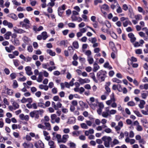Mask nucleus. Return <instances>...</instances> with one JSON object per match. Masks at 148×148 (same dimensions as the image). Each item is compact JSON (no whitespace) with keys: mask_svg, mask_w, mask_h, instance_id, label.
Segmentation results:
<instances>
[{"mask_svg":"<svg viewBox=\"0 0 148 148\" xmlns=\"http://www.w3.org/2000/svg\"><path fill=\"white\" fill-rule=\"evenodd\" d=\"M98 103V100L92 97L90 98L89 101L88 102L89 106L93 109H94L97 106Z\"/></svg>","mask_w":148,"mask_h":148,"instance_id":"f257e3e1","label":"nucleus"},{"mask_svg":"<svg viewBox=\"0 0 148 148\" xmlns=\"http://www.w3.org/2000/svg\"><path fill=\"white\" fill-rule=\"evenodd\" d=\"M106 74L105 71L102 70L100 71L97 73V78L98 80L101 82L103 81L104 80Z\"/></svg>","mask_w":148,"mask_h":148,"instance_id":"f03ea898","label":"nucleus"},{"mask_svg":"<svg viewBox=\"0 0 148 148\" xmlns=\"http://www.w3.org/2000/svg\"><path fill=\"white\" fill-rule=\"evenodd\" d=\"M102 139L104 141V145L105 147L108 148L110 147V143L112 140L110 136H104Z\"/></svg>","mask_w":148,"mask_h":148,"instance_id":"7ed1b4c3","label":"nucleus"},{"mask_svg":"<svg viewBox=\"0 0 148 148\" xmlns=\"http://www.w3.org/2000/svg\"><path fill=\"white\" fill-rule=\"evenodd\" d=\"M55 114H51V122L52 123L54 124L55 123H59L60 122V119L59 117H57Z\"/></svg>","mask_w":148,"mask_h":148,"instance_id":"20e7f679","label":"nucleus"},{"mask_svg":"<svg viewBox=\"0 0 148 148\" xmlns=\"http://www.w3.org/2000/svg\"><path fill=\"white\" fill-rule=\"evenodd\" d=\"M29 24L30 21L27 18L24 19L23 21H21L19 23V24L22 26V27H25L26 29L29 27L28 25Z\"/></svg>","mask_w":148,"mask_h":148,"instance_id":"39448f33","label":"nucleus"},{"mask_svg":"<svg viewBox=\"0 0 148 148\" xmlns=\"http://www.w3.org/2000/svg\"><path fill=\"white\" fill-rule=\"evenodd\" d=\"M34 146L36 148H44V143L41 140L36 142L34 143Z\"/></svg>","mask_w":148,"mask_h":148,"instance_id":"423d86ee","label":"nucleus"},{"mask_svg":"<svg viewBox=\"0 0 148 148\" xmlns=\"http://www.w3.org/2000/svg\"><path fill=\"white\" fill-rule=\"evenodd\" d=\"M22 146L24 148H33L34 147L33 144L30 142H25L22 144Z\"/></svg>","mask_w":148,"mask_h":148,"instance_id":"0eeeda50","label":"nucleus"},{"mask_svg":"<svg viewBox=\"0 0 148 148\" xmlns=\"http://www.w3.org/2000/svg\"><path fill=\"white\" fill-rule=\"evenodd\" d=\"M25 70L26 74L30 76L33 74L32 71V68L30 66H27L25 68Z\"/></svg>","mask_w":148,"mask_h":148,"instance_id":"6e6552de","label":"nucleus"},{"mask_svg":"<svg viewBox=\"0 0 148 148\" xmlns=\"http://www.w3.org/2000/svg\"><path fill=\"white\" fill-rule=\"evenodd\" d=\"M78 81L81 84H83L85 83H88L90 82V79L87 78L84 79L79 78Z\"/></svg>","mask_w":148,"mask_h":148,"instance_id":"1a4fd4ad","label":"nucleus"},{"mask_svg":"<svg viewBox=\"0 0 148 148\" xmlns=\"http://www.w3.org/2000/svg\"><path fill=\"white\" fill-rule=\"evenodd\" d=\"M13 30L14 32L18 34H21L26 32L24 30L18 28L16 27L13 28Z\"/></svg>","mask_w":148,"mask_h":148,"instance_id":"9d476101","label":"nucleus"},{"mask_svg":"<svg viewBox=\"0 0 148 148\" xmlns=\"http://www.w3.org/2000/svg\"><path fill=\"white\" fill-rule=\"evenodd\" d=\"M115 101V99L114 97V95L113 93L112 95V97H111L110 99L107 101L106 102V104L108 105H109L111 104L113 102Z\"/></svg>","mask_w":148,"mask_h":148,"instance_id":"9b49d317","label":"nucleus"},{"mask_svg":"<svg viewBox=\"0 0 148 148\" xmlns=\"http://www.w3.org/2000/svg\"><path fill=\"white\" fill-rule=\"evenodd\" d=\"M20 119L22 120H25L26 121H28L29 119V116L28 115H24L23 114H20L19 116Z\"/></svg>","mask_w":148,"mask_h":148,"instance_id":"f8f14e48","label":"nucleus"},{"mask_svg":"<svg viewBox=\"0 0 148 148\" xmlns=\"http://www.w3.org/2000/svg\"><path fill=\"white\" fill-rule=\"evenodd\" d=\"M5 49L6 51L8 53H10L11 51L14 50L15 47L11 45H10L9 47H6Z\"/></svg>","mask_w":148,"mask_h":148,"instance_id":"ddd939ff","label":"nucleus"},{"mask_svg":"<svg viewBox=\"0 0 148 148\" xmlns=\"http://www.w3.org/2000/svg\"><path fill=\"white\" fill-rule=\"evenodd\" d=\"M128 37L130 38V40L132 42H134L136 40V38L134 34L132 33H130L128 34Z\"/></svg>","mask_w":148,"mask_h":148,"instance_id":"4468645a","label":"nucleus"},{"mask_svg":"<svg viewBox=\"0 0 148 148\" xmlns=\"http://www.w3.org/2000/svg\"><path fill=\"white\" fill-rule=\"evenodd\" d=\"M45 130H46L48 131H50L51 129V125L49 122H45L44 123Z\"/></svg>","mask_w":148,"mask_h":148,"instance_id":"2eb2a0df","label":"nucleus"},{"mask_svg":"<svg viewBox=\"0 0 148 148\" xmlns=\"http://www.w3.org/2000/svg\"><path fill=\"white\" fill-rule=\"evenodd\" d=\"M141 121L143 126L145 128H148V122L145 119H141Z\"/></svg>","mask_w":148,"mask_h":148,"instance_id":"dca6fc26","label":"nucleus"},{"mask_svg":"<svg viewBox=\"0 0 148 148\" xmlns=\"http://www.w3.org/2000/svg\"><path fill=\"white\" fill-rule=\"evenodd\" d=\"M8 16L14 20H17L18 19V17L15 14L11 13L9 14Z\"/></svg>","mask_w":148,"mask_h":148,"instance_id":"f3484780","label":"nucleus"},{"mask_svg":"<svg viewBox=\"0 0 148 148\" xmlns=\"http://www.w3.org/2000/svg\"><path fill=\"white\" fill-rule=\"evenodd\" d=\"M69 138V136L68 134H64L63 135L62 139L61 142L64 143H65Z\"/></svg>","mask_w":148,"mask_h":148,"instance_id":"a211bd4d","label":"nucleus"},{"mask_svg":"<svg viewBox=\"0 0 148 148\" xmlns=\"http://www.w3.org/2000/svg\"><path fill=\"white\" fill-rule=\"evenodd\" d=\"M142 113L145 115H148V105H146L145 107V110L141 111Z\"/></svg>","mask_w":148,"mask_h":148,"instance_id":"6ab92c4d","label":"nucleus"},{"mask_svg":"<svg viewBox=\"0 0 148 148\" xmlns=\"http://www.w3.org/2000/svg\"><path fill=\"white\" fill-rule=\"evenodd\" d=\"M53 135L55 136V135H56V137L58 139V142L59 143H60L62 141V139L61 138V136L59 134H56V133L55 132H53L52 133Z\"/></svg>","mask_w":148,"mask_h":148,"instance_id":"aec40b11","label":"nucleus"},{"mask_svg":"<svg viewBox=\"0 0 148 148\" xmlns=\"http://www.w3.org/2000/svg\"><path fill=\"white\" fill-rule=\"evenodd\" d=\"M120 88H121V86L120 85H113L112 87V89L114 90H116L117 89L118 91L119 92H121V90Z\"/></svg>","mask_w":148,"mask_h":148,"instance_id":"412c9836","label":"nucleus"},{"mask_svg":"<svg viewBox=\"0 0 148 148\" xmlns=\"http://www.w3.org/2000/svg\"><path fill=\"white\" fill-rule=\"evenodd\" d=\"M43 79V77L42 75V73L40 72L38 74V76L37 79V81L38 82H42Z\"/></svg>","mask_w":148,"mask_h":148,"instance_id":"4be33fe9","label":"nucleus"},{"mask_svg":"<svg viewBox=\"0 0 148 148\" xmlns=\"http://www.w3.org/2000/svg\"><path fill=\"white\" fill-rule=\"evenodd\" d=\"M101 10H104L106 11H108L109 9V6L106 4H104L102 5L101 8Z\"/></svg>","mask_w":148,"mask_h":148,"instance_id":"5701e85b","label":"nucleus"},{"mask_svg":"<svg viewBox=\"0 0 148 148\" xmlns=\"http://www.w3.org/2000/svg\"><path fill=\"white\" fill-rule=\"evenodd\" d=\"M23 40L24 42L26 44H28L30 42V39L25 36H24L23 37Z\"/></svg>","mask_w":148,"mask_h":148,"instance_id":"b1692460","label":"nucleus"},{"mask_svg":"<svg viewBox=\"0 0 148 148\" xmlns=\"http://www.w3.org/2000/svg\"><path fill=\"white\" fill-rule=\"evenodd\" d=\"M145 101L143 100L140 101V104L138 105L139 107L141 109H143L144 107V105L145 104Z\"/></svg>","mask_w":148,"mask_h":148,"instance_id":"393cba45","label":"nucleus"},{"mask_svg":"<svg viewBox=\"0 0 148 148\" xmlns=\"http://www.w3.org/2000/svg\"><path fill=\"white\" fill-rule=\"evenodd\" d=\"M99 66L96 63H95L93 64V71L94 72H96L99 69Z\"/></svg>","mask_w":148,"mask_h":148,"instance_id":"a878e982","label":"nucleus"},{"mask_svg":"<svg viewBox=\"0 0 148 148\" xmlns=\"http://www.w3.org/2000/svg\"><path fill=\"white\" fill-rule=\"evenodd\" d=\"M12 33L10 32H7L4 35V37L5 39L8 40L10 39V36L11 35Z\"/></svg>","mask_w":148,"mask_h":148,"instance_id":"bb28decb","label":"nucleus"},{"mask_svg":"<svg viewBox=\"0 0 148 148\" xmlns=\"http://www.w3.org/2000/svg\"><path fill=\"white\" fill-rule=\"evenodd\" d=\"M39 88L41 89H44L47 91L48 89V86L47 85H44L42 84H40L39 86Z\"/></svg>","mask_w":148,"mask_h":148,"instance_id":"cd10ccee","label":"nucleus"},{"mask_svg":"<svg viewBox=\"0 0 148 148\" xmlns=\"http://www.w3.org/2000/svg\"><path fill=\"white\" fill-rule=\"evenodd\" d=\"M116 4V7L117 8V9H116L117 12L118 13H121L122 12V10L121 9V8L120 6L118 3H117Z\"/></svg>","mask_w":148,"mask_h":148,"instance_id":"c85d7f7f","label":"nucleus"},{"mask_svg":"<svg viewBox=\"0 0 148 148\" xmlns=\"http://www.w3.org/2000/svg\"><path fill=\"white\" fill-rule=\"evenodd\" d=\"M105 88L106 92H105V94L106 95L108 96L111 91L110 88L108 86H106Z\"/></svg>","mask_w":148,"mask_h":148,"instance_id":"c756f323","label":"nucleus"},{"mask_svg":"<svg viewBox=\"0 0 148 148\" xmlns=\"http://www.w3.org/2000/svg\"><path fill=\"white\" fill-rule=\"evenodd\" d=\"M49 145L50 146V148H55L56 147L54 142L52 140H50L49 142Z\"/></svg>","mask_w":148,"mask_h":148,"instance_id":"7c9ffc66","label":"nucleus"},{"mask_svg":"<svg viewBox=\"0 0 148 148\" xmlns=\"http://www.w3.org/2000/svg\"><path fill=\"white\" fill-rule=\"evenodd\" d=\"M47 52L49 54L50 56H54L56 55V53L55 52L53 51L51 49H47Z\"/></svg>","mask_w":148,"mask_h":148,"instance_id":"2f4dec72","label":"nucleus"},{"mask_svg":"<svg viewBox=\"0 0 148 148\" xmlns=\"http://www.w3.org/2000/svg\"><path fill=\"white\" fill-rule=\"evenodd\" d=\"M12 104L14 110L17 109L19 107V105L17 102L15 101L12 102Z\"/></svg>","mask_w":148,"mask_h":148,"instance_id":"473e14b6","label":"nucleus"},{"mask_svg":"<svg viewBox=\"0 0 148 148\" xmlns=\"http://www.w3.org/2000/svg\"><path fill=\"white\" fill-rule=\"evenodd\" d=\"M81 131H74L72 132L73 136H78L80 134Z\"/></svg>","mask_w":148,"mask_h":148,"instance_id":"72a5a7b5","label":"nucleus"},{"mask_svg":"<svg viewBox=\"0 0 148 148\" xmlns=\"http://www.w3.org/2000/svg\"><path fill=\"white\" fill-rule=\"evenodd\" d=\"M29 134L30 136H31L32 137H35V138L36 139H38L39 138V136L38 134L35 135V133L33 132H30Z\"/></svg>","mask_w":148,"mask_h":148,"instance_id":"f704fd0d","label":"nucleus"},{"mask_svg":"<svg viewBox=\"0 0 148 148\" xmlns=\"http://www.w3.org/2000/svg\"><path fill=\"white\" fill-rule=\"evenodd\" d=\"M14 65L16 66H18L20 64V62L17 59H14L13 60Z\"/></svg>","mask_w":148,"mask_h":148,"instance_id":"c9c22d12","label":"nucleus"},{"mask_svg":"<svg viewBox=\"0 0 148 148\" xmlns=\"http://www.w3.org/2000/svg\"><path fill=\"white\" fill-rule=\"evenodd\" d=\"M90 75H91L90 77L92 78L93 80L96 82H98L97 80L96 79L95 77V75L94 73H90Z\"/></svg>","mask_w":148,"mask_h":148,"instance_id":"e433bc0d","label":"nucleus"},{"mask_svg":"<svg viewBox=\"0 0 148 148\" xmlns=\"http://www.w3.org/2000/svg\"><path fill=\"white\" fill-rule=\"evenodd\" d=\"M42 36L43 40H45L48 37L47 33L46 32H44L42 33Z\"/></svg>","mask_w":148,"mask_h":148,"instance_id":"4c0bfd02","label":"nucleus"},{"mask_svg":"<svg viewBox=\"0 0 148 148\" xmlns=\"http://www.w3.org/2000/svg\"><path fill=\"white\" fill-rule=\"evenodd\" d=\"M80 125L81 128L83 129H87L88 128V127L86 124L84 123H81Z\"/></svg>","mask_w":148,"mask_h":148,"instance_id":"58836bf2","label":"nucleus"},{"mask_svg":"<svg viewBox=\"0 0 148 148\" xmlns=\"http://www.w3.org/2000/svg\"><path fill=\"white\" fill-rule=\"evenodd\" d=\"M64 10L61 9L60 8H58V15L60 16H61L64 12Z\"/></svg>","mask_w":148,"mask_h":148,"instance_id":"ea45409f","label":"nucleus"},{"mask_svg":"<svg viewBox=\"0 0 148 148\" xmlns=\"http://www.w3.org/2000/svg\"><path fill=\"white\" fill-rule=\"evenodd\" d=\"M129 23L131 24V23L127 19L125 21L123 22V25L124 27H126Z\"/></svg>","mask_w":148,"mask_h":148,"instance_id":"a19ab883","label":"nucleus"},{"mask_svg":"<svg viewBox=\"0 0 148 148\" xmlns=\"http://www.w3.org/2000/svg\"><path fill=\"white\" fill-rule=\"evenodd\" d=\"M87 60L90 64H92L94 62V59L92 57L90 56L88 57Z\"/></svg>","mask_w":148,"mask_h":148,"instance_id":"79ce46f5","label":"nucleus"},{"mask_svg":"<svg viewBox=\"0 0 148 148\" xmlns=\"http://www.w3.org/2000/svg\"><path fill=\"white\" fill-rule=\"evenodd\" d=\"M12 86L13 88H16L18 86V83L16 80H14L13 81Z\"/></svg>","mask_w":148,"mask_h":148,"instance_id":"37998d69","label":"nucleus"},{"mask_svg":"<svg viewBox=\"0 0 148 148\" xmlns=\"http://www.w3.org/2000/svg\"><path fill=\"white\" fill-rule=\"evenodd\" d=\"M13 43L14 45L17 46L19 45V42L18 39L14 38L13 41Z\"/></svg>","mask_w":148,"mask_h":148,"instance_id":"c03bdc74","label":"nucleus"},{"mask_svg":"<svg viewBox=\"0 0 148 148\" xmlns=\"http://www.w3.org/2000/svg\"><path fill=\"white\" fill-rule=\"evenodd\" d=\"M7 94L9 95H12L13 93V90L8 88H7Z\"/></svg>","mask_w":148,"mask_h":148,"instance_id":"a18cd8bd","label":"nucleus"},{"mask_svg":"<svg viewBox=\"0 0 148 148\" xmlns=\"http://www.w3.org/2000/svg\"><path fill=\"white\" fill-rule=\"evenodd\" d=\"M110 36L112 37L113 38L116 39L117 38V36L116 34L114 32H112L111 33L110 32H108Z\"/></svg>","mask_w":148,"mask_h":148,"instance_id":"49530a36","label":"nucleus"},{"mask_svg":"<svg viewBox=\"0 0 148 148\" xmlns=\"http://www.w3.org/2000/svg\"><path fill=\"white\" fill-rule=\"evenodd\" d=\"M88 40L89 41L91 42L92 44L95 43L97 41V40L95 37L92 38L91 39H89Z\"/></svg>","mask_w":148,"mask_h":148,"instance_id":"de8ad7c7","label":"nucleus"},{"mask_svg":"<svg viewBox=\"0 0 148 148\" xmlns=\"http://www.w3.org/2000/svg\"><path fill=\"white\" fill-rule=\"evenodd\" d=\"M102 115L104 117L107 118L109 115V113L105 111L103 112L102 113Z\"/></svg>","mask_w":148,"mask_h":148,"instance_id":"09e8293b","label":"nucleus"},{"mask_svg":"<svg viewBox=\"0 0 148 148\" xmlns=\"http://www.w3.org/2000/svg\"><path fill=\"white\" fill-rule=\"evenodd\" d=\"M38 112V111L35 110V111H34L33 112H30L29 113V114H30V116L31 117H32V118H33V117H34V116H35V114H36V112Z\"/></svg>","mask_w":148,"mask_h":148,"instance_id":"8fccbe9b","label":"nucleus"},{"mask_svg":"<svg viewBox=\"0 0 148 148\" xmlns=\"http://www.w3.org/2000/svg\"><path fill=\"white\" fill-rule=\"evenodd\" d=\"M112 81L114 82H116L117 83H119L121 82V81L116 78H114L112 79Z\"/></svg>","mask_w":148,"mask_h":148,"instance_id":"3c124183","label":"nucleus"},{"mask_svg":"<svg viewBox=\"0 0 148 148\" xmlns=\"http://www.w3.org/2000/svg\"><path fill=\"white\" fill-rule=\"evenodd\" d=\"M37 127L39 129H41L42 130H45V126L41 124H39L37 125Z\"/></svg>","mask_w":148,"mask_h":148,"instance_id":"603ef678","label":"nucleus"},{"mask_svg":"<svg viewBox=\"0 0 148 148\" xmlns=\"http://www.w3.org/2000/svg\"><path fill=\"white\" fill-rule=\"evenodd\" d=\"M105 24L106 26L109 28H110L111 27V23L108 21H106L105 22Z\"/></svg>","mask_w":148,"mask_h":148,"instance_id":"864d4df0","label":"nucleus"},{"mask_svg":"<svg viewBox=\"0 0 148 148\" xmlns=\"http://www.w3.org/2000/svg\"><path fill=\"white\" fill-rule=\"evenodd\" d=\"M136 129L138 131H141L143 130V128L142 126L139 124L136 126Z\"/></svg>","mask_w":148,"mask_h":148,"instance_id":"5fc2aeb1","label":"nucleus"},{"mask_svg":"<svg viewBox=\"0 0 148 148\" xmlns=\"http://www.w3.org/2000/svg\"><path fill=\"white\" fill-rule=\"evenodd\" d=\"M102 2V0H95L94 1V4L95 5H97L98 4L101 3Z\"/></svg>","mask_w":148,"mask_h":148,"instance_id":"6e6d98bb","label":"nucleus"},{"mask_svg":"<svg viewBox=\"0 0 148 148\" xmlns=\"http://www.w3.org/2000/svg\"><path fill=\"white\" fill-rule=\"evenodd\" d=\"M68 26L70 27L74 28L75 27V24L73 23H68Z\"/></svg>","mask_w":148,"mask_h":148,"instance_id":"4d7b16f0","label":"nucleus"},{"mask_svg":"<svg viewBox=\"0 0 148 148\" xmlns=\"http://www.w3.org/2000/svg\"><path fill=\"white\" fill-rule=\"evenodd\" d=\"M56 69V67L55 66H52L48 68L47 70L48 71H51L52 70H54Z\"/></svg>","mask_w":148,"mask_h":148,"instance_id":"13d9d810","label":"nucleus"},{"mask_svg":"<svg viewBox=\"0 0 148 148\" xmlns=\"http://www.w3.org/2000/svg\"><path fill=\"white\" fill-rule=\"evenodd\" d=\"M62 104L60 102H58L56 104V110H58V108L62 107Z\"/></svg>","mask_w":148,"mask_h":148,"instance_id":"bf43d9fd","label":"nucleus"},{"mask_svg":"<svg viewBox=\"0 0 148 148\" xmlns=\"http://www.w3.org/2000/svg\"><path fill=\"white\" fill-rule=\"evenodd\" d=\"M127 105L129 106H135V104L134 102L133 101H130L127 103Z\"/></svg>","mask_w":148,"mask_h":148,"instance_id":"052dcab7","label":"nucleus"},{"mask_svg":"<svg viewBox=\"0 0 148 148\" xmlns=\"http://www.w3.org/2000/svg\"><path fill=\"white\" fill-rule=\"evenodd\" d=\"M99 106V109H102L104 108L103 104L102 103H99L98 102L97 103V106Z\"/></svg>","mask_w":148,"mask_h":148,"instance_id":"680f3d73","label":"nucleus"},{"mask_svg":"<svg viewBox=\"0 0 148 148\" xmlns=\"http://www.w3.org/2000/svg\"><path fill=\"white\" fill-rule=\"evenodd\" d=\"M104 131L107 133H110L112 132V130L109 128H107L104 130Z\"/></svg>","mask_w":148,"mask_h":148,"instance_id":"e2e57ef3","label":"nucleus"},{"mask_svg":"<svg viewBox=\"0 0 148 148\" xmlns=\"http://www.w3.org/2000/svg\"><path fill=\"white\" fill-rule=\"evenodd\" d=\"M73 47L76 49H77L79 47V45L77 42H74L73 43Z\"/></svg>","mask_w":148,"mask_h":148,"instance_id":"0e129e2a","label":"nucleus"},{"mask_svg":"<svg viewBox=\"0 0 148 148\" xmlns=\"http://www.w3.org/2000/svg\"><path fill=\"white\" fill-rule=\"evenodd\" d=\"M63 132L64 134L69 133L70 132V130L69 128H64L63 129Z\"/></svg>","mask_w":148,"mask_h":148,"instance_id":"69168bd1","label":"nucleus"},{"mask_svg":"<svg viewBox=\"0 0 148 148\" xmlns=\"http://www.w3.org/2000/svg\"><path fill=\"white\" fill-rule=\"evenodd\" d=\"M135 18L136 20H139L142 19V16L140 15H137L135 16Z\"/></svg>","mask_w":148,"mask_h":148,"instance_id":"338daca9","label":"nucleus"},{"mask_svg":"<svg viewBox=\"0 0 148 148\" xmlns=\"http://www.w3.org/2000/svg\"><path fill=\"white\" fill-rule=\"evenodd\" d=\"M68 145L71 147H74L76 146V145L75 143L72 142L68 143Z\"/></svg>","mask_w":148,"mask_h":148,"instance_id":"774afa93","label":"nucleus"}]
</instances>
